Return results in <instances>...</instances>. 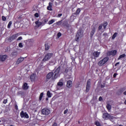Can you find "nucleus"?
<instances>
[{
	"label": "nucleus",
	"instance_id": "nucleus-1",
	"mask_svg": "<svg viewBox=\"0 0 126 126\" xmlns=\"http://www.w3.org/2000/svg\"><path fill=\"white\" fill-rule=\"evenodd\" d=\"M60 70H61V66H59L54 72H50L46 75L47 79H56L58 78L59 74H60Z\"/></svg>",
	"mask_w": 126,
	"mask_h": 126
},
{
	"label": "nucleus",
	"instance_id": "nucleus-2",
	"mask_svg": "<svg viewBox=\"0 0 126 126\" xmlns=\"http://www.w3.org/2000/svg\"><path fill=\"white\" fill-rule=\"evenodd\" d=\"M114 116L110 115V114L108 113H104L102 115V118L104 120H110L111 122H114Z\"/></svg>",
	"mask_w": 126,
	"mask_h": 126
},
{
	"label": "nucleus",
	"instance_id": "nucleus-3",
	"mask_svg": "<svg viewBox=\"0 0 126 126\" xmlns=\"http://www.w3.org/2000/svg\"><path fill=\"white\" fill-rule=\"evenodd\" d=\"M108 61H109V57H105L102 60L99 61L97 64L99 65V66H102V65H104V64H105V63H106Z\"/></svg>",
	"mask_w": 126,
	"mask_h": 126
},
{
	"label": "nucleus",
	"instance_id": "nucleus-4",
	"mask_svg": "<svg viewBox=\"0 0 126 126\" xmlns=\"http://www.w3.org/2000/svg\"><path fill=\"white\" fill-rule=\"evenodd\" d=\"M83 36V34H82V32L81 31L79 30L77 32V33L75 36V41L77 42H78V40L79 39L82 38V36Z\"/></svg>",
	"mask_w": 126,
	"mask_h": 126
},
{
	"label": "nucleus",
	"instance_id": "nucleus-5",
	"mask_svg": "<svg viewBox=\"0 0 126 126\" xmlns=\"http://www.w3.org/2000/svg\"><path fill=\"white\" fill-rule=\"evenodd\" d=\"M53 53H47L45 56L44 58L42 59V62L44 63V62H47L53 57Z\"/></svg>",
	"mask_w": 126,
	"mask_h": 126
},
{
	"label": "nucleus",
	"instance_id": "nucleus-6",
	"mask_svg": "<svg viewBox=\"0 0 126 126\" xmlns=\"http://www.w3.org/2000/svg\"><path fill=\"white\" fill-rule=\"evenodd\" d=\"M41 114L45 116H49V115L51 114V110L48 108H43L41 110Z\"/></svg>",
	"mask_w": 126,
	"mask_h": 126
},
{
	"label": "nucleus",
	"instance_id": "nucleus-7",
	"mask_svg": "<svg viewBox=\"0 0 126 126\" xmlns=\"http://www.w3.org/2000/svg\"><path fill=\"white\" fill-rule=\"evenodd\" d=\"M90 88H91V79H89L87 82V85L86 88V92H89V90H90Z\"/></svg>",
	"mask_w": 126,
	"mask_h": 126
},
{
	"label": "nucleus",
	"instance_id": "nucleus-8",
	"mask_svg": "<svg viewBox=\"0 0 126 126\" xmlns=\"http://www.w3.org/2000/svg\"><path fill=\"white\" fill-rule=\"evenodd\" d=\"M20 116L21 118L24 119H29V116L28 115V114H27L26 112H25L23 111H22L20 113Z\"/></svg>",
	"mask_w": 126,
	"mask_h": 126
},
{
	"label": "nucleus",
	"instance_id": "nucleus-9",
	"mask_svg": "<svg viewBox=\"0 0 126 126\" xmlns=\"http://www.w3.org/2000/svg\"><path fill=\"white\" fill-rule=\"evenodd\" d=\"M17 36H18V34H14L8 38V41H9L10 42H12L13 40H15L16 38H17Z\"/></svg>",
	"mask_w": 126,
	"mask_h": 126
},
{
	"label": "nucleus",
	"instance_id": "nucleus-10",
	"mask_svg": "<svg viewBox=\"0 0 126 126\" xmlns=\"http://www.w3.org/2000/svg\"><path fill=\"white\" fill-rule=\"evenodd\" d=\"M36 77H37V75L35 73H32L30 75V79L32 82H35L36 80Z\"/></svg>",
	"mask_w": 126,
	"mask_h": 126
},
{
	"label": "nucleus",
	"instance_id": "nucleus-11",
	"mask_svg": "<svg viewBox=\"0 0 126 126\" xmlns=\"http://www.w3.org/2000/svg\"><path fill=\"white\" fill-rule=\"evenodd\" d=\"M107 55L108 56H116V55H117V50H114L109 51L107 52Z\"/></svg>",
	"mask_w": 126,
	"mask_h": 126
},
{
	"label": "nucleus",
	"instance_id": "nucleus-12",
	"mask_svg": "<svg viewBox=\"0 0 126 126\" xmlns=\"http://www.w3.org/2000/svg\"><path fill=\"white\" fill-rule=\"evenodd\" d=\"M62 25H63V27H65V28H69V27L70 26V25H69L66 21H63Z\"/></svg>",
	"mask_w": 126,
	"mask_h": 126
},
{
	"label": "nucleus",
	"instance_id": "nucleus-13",
	"mask_svg": "<svg viewBox=\"0 0 126 126\" xmlns=\"http://www.w3.org/2000/svg\"><path fill=\"white\" fill-rule=\"evenodd\" d=\"M6 59H7V56L6 55H0V62H4V61H5V60H6Z\"/></svg>",
	"mask_w": 126,
	"mask_h": 126
},
{
	"label": "nucleus",
	"instance_id": "nucleus-14",
	"mask_svg": "<svg viewBox=\"0 0 126 126\" xmlns=\"http://www.w3.org/2000/svg\"><path fill=\"white\" fill-rule=\"evenodd\" d=\"M95 31H96V28L95 27H93L92 29V31L90 33L91 38H92V37H93V35H94V33H95Z\"/></svg>",
	"mask_w": 126,
	"mask_h": 126
},
{
	"label": "nucleus",
	"instance_id": "nucleus-15",
	"mask_svg": "<svg viewBox=\"0 0 126 126\" xmlns=\"http://www.w3.org/2000/svg\"><path fill=\"white\" fill-rule=\"evenodd\" d=\"M100 54V52H98V51H95L93 53V56L94 57V58H99Z\"/></svg>",
	"mask_w": 126,
	"mask_h": 126
},
{
	"label": "nucleus",
	"instance_id": "nucleus-16",
	"mask_svg": "<svg viewBox=\"0 0 126 126\" xmlns=\"http://www.w3.org/2000/svg\"><path fill=\"white\" fill-rule=\"evenodd\" d=\"M66 86L68 88H70L72 86V81L71 80H68L67 81Z\"/></svg>",
	"mask_w": 126,
	"mask_h": 126
},
{
	"label": "nucleus",
	"instance_id": "nucleus-17",
	"mask_svg": "<svg viewBox=\"0 0 126 126\" xmlns=\"http://www.w3.org/2000/svg\"><path fill=\"white\" fill-rule=\"evenodd\" d=\"M53 7V3L51 2H50L49 3V5L47 7V10H53V9H52Z\"/></svg>",
	"mask_w": 126,
	"mask_h": 126
},
{
	"label": "nucleus",
	"instance_id": "nucleus-18",
	"mask_svg": "<svg viewBox=\"0 0 126 126\" xmlns=\"http://www.w3.org/2000/svg\"><path fill=\"white\" fill-rule=\"evenodd\" d=\"M29 88V86H28V84L27 83H25L23 85V89L24 90H27Z\"/></svg>",
	"mask_w": 126,
	"mask_h": 126
},
{
	"label": "nucleus",
	"instance_id": "nucleus-19",
	"mask_svg": "<svg viewBox=\"0 0 126 126\" xmlns=\"http://www.w3.org/2000/svg\"><path fill=\"white\" fill-rule=\"evenodd\" d=\"M24 61V58H20L17 60V63H22Z\"/></svg>",
	"mask_w": 126,
	"mask_h": 126
},
{
	"label": "nucleus",
	"instance_id": "nucleus-20",
	"mask_svg": "<svg viewBox=\"0 0 126 126\" xmlns=\"http://www.w3.org/2000/svg\"><path fill=\"white\" fill-rule=\"evenodd\" d=\"M50 49V45H49V44L45 43V51H48V50Z\"/></svg>",
	"mask_w": 126,
	"mask_h": 126
},
{
	"label": "nucleus",
	"instance_id": "nucleus-21",
	"mask_svg": "<svg viewBox=\"0 0 126 126\" xmlns=\"http://www.w3.org/2000/svg\"><path fill=\"white\" fill-rule=\"evenodd\" d=\"M80 11H81V10H80V8H78L76 12L74 13V14H75V15H78V14H79V13H80Z\"/></svg>",
	"mask_w": 126,
	"mask_h": 126
},
{
	"label": "nucleus",
	"instance_id": "nucleus-22",
	"mask_svg": "<svg viewBox=\"0 0 126 126\" xmlns=\"http://www.w3.org/2000/svg\"><path fill=\"white\" fill-rule=\"evenodd\" d=\"M36 25H37V26H38V27H40V26H41V25H42V22H39V20H37V21H36L35 22Z\"/></svg>",
	"mask_w": 126,
	"mask_h": 126
},
{
	"label": "nucleus",
	"instance_id": "nucleus-23",
	"mask_svg": "<svg viewBox=\"0 0 126 126\" xmlns=\"http://www.w3.org/2000/svg\"><path fill=\"white\" fill-rule=\"evenodd\" d=\"M102 25L104 29H106L107 26L108 25V23L107 22H104V23L102 24Z\"/></svg>",
	"mask_w": 126,
	"mask_h": 126
},
{
	"label": "nucleus",
	"instance_id": "nucleus-24",
	"mask_svg": "<svg viewBox=\"0 0 126 126\" xmlns=\"http://www.w3.org/2000/svg\"><path fill=\"white\" fill-rule=\"evenodd\" d=\"M123 58H126V54H123L122 55H121L118 58V60H121V59H123Z\"/></svg>",
	"mask_w": 126,
	"mask_h": 126
},
{
	"label": "nucleus",
	"instance_id": "nucleus-25",
	"mask_svg": "<svg viewBox=\"0 0 126 126\" xmlns=\"http://www.w3.org/2000/svg\"><path fill=\"white\" fill-rule=\"evenodd\" d=\"M106 108L107 109V110H108V111H110V110L112 109V106H111L110 104H107L106 105Z\"/></svg>",
	"mask_w": 126,
	"mask_h": 126
},
{
	"label": "nucleus",
	"instance_id": "nucleus-26",
	"mask_svg": "<svg viewBox=\"0 0 126 126\" xmlns=\"http://www.w3.org/2000/svg\"><path fill=\"white\" fill-rule=\"evenodd\" d=\"M117 36H118V32H115L112 37V39H113V40H114V39H115V38H116V37H117Z\"/></svg>",
	"mask_w": 126,
	"mask_h": 126
},
{
	"label": "nucleus",
	"instance_id": "nucleus-27",
	"mask_svg": "<svg viewBox=\"0 0 126 126\" xmlns=\"http://www.w3.org/2000/svg\"><path fill=\"white\" fill-rule=\"evenodd\" d=\"M58 86L62 87V86H63V82H59L58 83Z\"/></svg>",
	"mask_w": 126,
	"mask_h": 126
},
{
	"label": "nucleus",
	"instance_id": "nucleus-28",
	"mask_svg": "<svg viewBox=\"0 0 126 126\" xmlns=\"http://www.w3.org/2000/svg\"><path fill=\"white\" fill-rule=\"evenodd\" d=\"M55 22V19H52L51 20L48 22L49 25H51V24H53Z\"/></svg>",
	"mask_w": 126,
	"mask_h": 126
},
{
	"label": "nucleus",
	"instance_id": "nucleus-29",
	"mask_svg": "<svg viewBox=\"0 0 126 126\" xmlns=\"http://www.w3.org/2000/svg\"><path fill=\"white\" fill-rule=\"evenodd\" d=\"M43 95H44V93H41L40 94V96H39V101L42 100V98H43Z\"/></svg>",
	"mask_w": 126,
	"mask_h": 126
},
{
	"label": "nucleus",
	"instance_id": "nucleus-30",
	"mask_svg": "<svg viewBox=\"0 0 126 126\" xmlns=\"http://www.w3.org/2000/svg\"><path fill=\"white\" fill-rule=\"evenodd\" d=\"M94 124L95 125V126H101V124H100V123L98 121H95L94 122Z\"/></svg>",
	"mask_w": 126,
	"mask_h": 126
},
{
	"label": "nucleus",
	"instance_id": "nucleus-31",
	"mask_svg": "<svg viewBox=\"0 0 126 126\" xmlns=\"http://www.w3.org/2000/svg\"><path fill=\"white\" fill-rule=\"evenodd\" d=\"M47 95L49 98H51V97H52V95H51V93L49 91L47 93Z\"/></svg>",
	"mask_w": 126,
	"mask_h": 126
},
{
	"label": "nucleus",
	"instance_id": "nucleus-32",
	"mask_svg": "<svg viewBox=\"0 0 126 126\" xmlns=\"http://www.w3.org/2000/svg\"><path fill=\"white\" fill-rule=\"evenodd\" d=\"M11 24H12V22L10 21L8 24L7 28H8L9 29V28H10V26H11Z\"/></svg>",
	"mask_w": 126,
	"mask_h": 126
},
{
	"label": "nucleus",
	"instance_id": "nucleus-33",
	"mask_svg": "<svg viewBox=\"0 0 126 126\" xmlns=\"http://www.w3.org/2000/svg\"><path fill=\"white\" fill-rule=\"evenodd\" d=\"M48 21L49 20H48V19H44L43 21V23H44V24H46Z\"/></svg>",
	"mask_w": 126,
	"mask_h": 126
},
{
	"label": "nucleus",
	"instance_id": "nucleus-34",
	"mask_svg": "<svg viewBox=\"0 0 126 126\" xmlns=\"http://www.w3.org/2000/svg\"><path fill=\"white\" fill-rule=\"evenodd\" d=\"M62 21H63V20L59 21L58 22L56 23V24L57 25H61L62 24Z\"/></svg>",
	"mask_w": 126,
	"mask_h": 126
},
{
	"label": "nucleus",
	"instance_id": "nucleus-35",
	"mask_svg": "<svg viewBox=\"0 0 126 126\" xmlns=\"http://www.w3.org/2000/svg\"><path fill=\"white\" fill-rule=\"evenodd\" d=\"M102 27H103V25L101 24L98 27V31H100V30H101V29H102Z\"/></svg>",
	"mask_w": 126,
	"mask_h": 126
},
{
	"label": "nucleus",
	"instance_id": "nucleus-36",
	"mask_svg": "<svg viewBox=\"0 0 126 126\" xmlns=\"http://www.w3.org/2000/svg\"><path fill=\"white\" fill-rule=\"evenodd\" d=\"M126 90V88H122L121 89H120V92H124Z\"/></svg>",
	"mask_w": 126,
	"mask_h": 126
},
{
	"label": "nucleus",
	"instance_id": "nucleus-37",
	"mask_svg": "<svg viewBox=\"0 0 126 126\" xmlns=\"http://www.w3.org/2000/svg\"><path fill=\"white\" fill-rule=\"evenodd\" d=\"M2 21H5L6 20V17L4 16H2Z\"/></svg>",
	"mask_w": 126,
	"mask_h": 126
},
{
	"label": "nucleus",
	"instance_id": "nucleus-38",
	"mask_svg": "<svg viewBox=\"0 0 126 126\" xmlns=\"http://www.w3.org/2000/svg\"><path fill=\"white\" fill-rule=\"evenodd\" d=\"M19 48H23V44H22V43L20 42L19 43Z\"/></svg>",
	"mask_w": 126,
	"mask_h": 126
},
{
	"label": "nucleus",
	"instance_id": "nucleus-39",
	"mask_svg": "<svg viewBox=\"0 0 126 126\" xmlns=\"http://www.w3.org/2000/svg\"><path fill=\"white\" fill-rule=\"evenodd\" d=\"M35 17L38 18L39 17V14L38 13H36L34 14Z\"/></svg>",
	"mask_w": 126,
	"mask_h": 126
},
{
	"label": "nucleus",
	"instance_id": "nucleus-40",
	"mask_svg": "<svg viewBox=\"0 0 126 126\" xmlns=\"http://www.w3.org/2000/svg\"><path fill=\"white\" fill-rule=\"evenodd\" d=\"M3 104H6L7 103V99H4L3 101Z\"/></svg>",
	"mask_w": 126,
	"mask_h": 126
},
{
	"label": "nucleus",
	"instance_id": "nucleus-41",
	"mask_svg": "<svg viewBox=\"0 0 126 126\" xmlns=\"http://www.w3.org/2000/svg\"><path fill=\"white\" fill-rule=\"evenodd\" d=\"M117 75H118V73H114L113 75L114 78H116V77H117Z\"/></svg>",
	"mask_w": 126,
	"mask_h": 126
},
{
	"label": "nucleus",
	"instance_id": "nucleus-42",
	"mask_svg": "<svg viewBox=\"0 0 126 126\" xmlns=\"http://www.w3.org/2000/svg\"><path fill=\"white\" fill-rule=\"evenodd\" d=\"M20 40H22V37L21 36L19 37L17 39V41H20Z\"/></svg>",
	"mask_w": 126,
	"mask_h": 126
},
{
	"label": "nucleus",
	"instance_id": "nucleus-43",
	"mask_svg": "<svg viewBox=\"0 0 126 126\" xmlns=\"http://www.w3.org/2000/svg\"><path fill=\"white\" fill-rule=\"evenodd\" d=\"M12 56H16L17 55V53L15 52L12 53Z\"/></svg>",
	"mask_w": 126,
	"mask_h": 126
},
{
	"label": "nucleus",
	"instance_id": "nucleus-44",
	"mask_svg": "<svg viewBox=\"0 0 126 126\" xmlns=\"http://www.w3.org/2000/svg\"><path fill=\"white\" fill-rule=\"evenodd\" d=\"M68 72V68H66L64 71L65 73H67Z\"/></svg>",
	"mask_w": 126,
	"mask_h": 126
},
{
	"label": "nucleus",
	"instance_id": "nucleus-45",
	"mask_svg": "<svg viewBox=\"0 0 126 126\" xmlns=\"http://www.w3.org/2000/svg\"><path fill=\"white\" fill-rule=\"evenodd\" d=\"M67 112H68V109L65 110L64 111V115H65V114H67Z\"/></svg>",
	"mask_w": 126,
	"mask_h": 126
},
{
	"label": "nucleus",
	"instance_id": "nucleus-46",
	"mask_svg": "<svg viewBox=\"0 0 126 126\" xmlns=\"http://www.w3.org/2000/svg\"><path fill=\"white\" fill-rule=\"evenodd\" d=\"M98 100H99V101H102L103 98H102V96H99Z\"/></svg>",
	"mask_w": 126,
	"mask_h": 126
},
{
	"label": "nucleus",
	"instance_id": "nucleus-47",
	"mask_svg": "<svg viewBox=\"0 0 126 126\" xmlns=\"http://www.w3.org/2000/svg\"><path fill=\"white\" fill-rule=\"evenodd\" d=\"M15 110H18V106H17V105H15Z\"/></svg>",
	"mask_w": 126,
	"mask_h": 126
},
{
	"label": "nucleus",
	"instance_id": "nucleus-48",
	"mask_svg": "<svg viewBox=\"0 0 126 126\" xmlns=\"http://www.w3.org/2000/svg\"><path fill=\"white\" fill-rule=\"evenodd\" d=\"M62 36V33L61 32H59L58 33V37H61Z\"/></svg>",
	"mask_w": 126,
	"mask_h": 126
},
{
	"label": "nucleus",
	"instance_id": "nucleus-49",
	"mask_svg": "<svg viewBox=\"0 0 126 126\" xmlns=\"http://www.w3.org/2000/svg\"><path fill=\"white\" fill-rule=\"evenodd\" d=\"M100 87H101V88H104V87H105V85H104V84H101V85H100Z\"/></svg>",
	"mask_w": 126,
	"mask_h": 126
},
{
	"label": "nucleus",
	"instance_id": "nucleus-50",
	"mask_svg": "<svg viewBox=\"0 0 126 126\" xmlns=\"http://www.w3.org/2000/svg\"><path fill=\"white\" fill-rule=\"evenodd\" d=\"M61 16H63V14H59L58 15V17H61Z\"/></svg>",
	"mask_w": 126,
	"mask_h": 126
},
{
	"label": "nucleus",
	"instance_id": "nucleus-51",
	"mask_svg": "<svg viewBox=\"0 0 126 126\" xmlns=\"http://www.w3.org/2000/svg\"><path fill=\"white\" fill-rule=\"evenodd\" d=\"M52 126H58V124H57V123H54Z\"/></svg>",
	"mask_w": 126,
	"mask_h": 126
},
{
	"label": "nucleus",
	"instance_id": "nucleus-52",
	"mask_svg": "<svg viewBox=\"0 0 126 126\" xmlns=\"http://www.w3.org/2000/svg\"><path fill=\"white\" fill-rule=\"evenodd\" d=\"M118 64H120V62H118L116 63L115 64V66H117V65H118Z\"/></svg>",
	"mask_w": 126,
	"mask_h": 126
},
{
	"label": "nucleus",
	"instance_id": "nucleus-53",
	"mask_svg": "<svg viewBox=\"0 0 126 126\" xmlns=\"http://www.w3.org/2000/svg\"><path fill=\"white\" fill-rule=\"evenodd\" d=\"M107 33H106V32H105V33H104L103 34V36H107Z\"/></svg>",
	"mask_w": 126,
	"mask_h": 126
},
{
	"label": "nucleus",
	"instance_id": "nucleus-54",
	"mask_svg": "<svg viewBox=\"0 0 126 126\" xmlns=\"http://www.w3.org/2000/svg\"><path fill=\"white\" fill-rule=\"evenodd\" d=\"M124 95H126V91L124 92Z\"/></svg>",
	"mask_w": 126,
	"mask_h": 126
},
{
	"label": "nucleus",
	"instance_id": "nucleus-55",
	"mask_svg": "<svg viewBox=\"0 0 126 126\" xmlns=\"http://www.w3.org/2000/svg\"><path fill=\"white\" fill-rule=\"evenodd\" d=\"M124 104H125V105H126V100L125 101Z\"/></svg>",
	"mask_w": 126,
	"mask_h": 126
},
{
	"label": "nucleus",
	"instance_id": "nucleus-56",
	"mask_svg": "<svg viewBox=\"0 0 126 126\" xmlns=\"http://www.w3.org/2000/svg\"><path fill=\"white\" fill-rule=\"evenodd\" d=\"M46 100H48V98H46Z\"/></svg>",
	"mask_w": 126,
	"mask_h": 126
},
{
	"label": "nucleus",
	"instance_id": "nucleus-57",
	"mask_svg": "<svg viewBox=\"0 0 126 126\" xmlns=\"http://www.w3.org/2000/svg\"><path fill=\"white\" fill-rule=\"evenodd\" d=\"M1 121L0 120V123H1Z\"/></svg>",
	"mask_w": 126,
	"mask_h": 126
}]
</instances>
